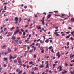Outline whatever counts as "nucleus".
I'll return each mask as SVG.
<instances>
[{
	"mask_svg": "<svg viewBox=\"0 0 74 74\" xmlns=\"http://www.w3.org/2000/svg\"><path fill=\"white\" fill-rule=\"evenodd\" d=\"M14 20L15 21V24H17L18 22V17H16L15 18Z\"/></svg>",
	"mask_w": 74,
	"mask_h": 74,
	"instance_id": "f257e3e1",
	"label": "nucleus"
},
{
	"mask_svg": "<svg viewBox=\"0 0 74 74\" xmlns=\"http://www.w3.org/2000/svg\"><path fill=\"white\" fill-rule=\"evenodd\" d=\"M45 18V17H44L42 18V20H40V22H42V24L43 25H44V19Z\"/></svg>",
	"mask_w": 74,
	"mask_h": 74,
	"instance_id": "f03ea898",
	"label": "nucleus"
},
{
	"mask_svg": "<svg viewBox=\"0 0 74 74\" xmlns=\"http://www.w3.org/2000/svg\"><path fill=\"white\" fill-rule=\"evenodd\" d=\"M59 53H59V52H58L56 54V56H58V58H60V54H59Z\"/></svg>",
	"mask_w": 74,
	"mask_h": 74,
	"instance_id": "7ed1b4c3",
	"label": "nucleus"
},
{
	"mask_svg": "<svg viewBox=\"0 0 74 74\" xmlns=\"http://www.w3.org/2000/svg\"><path fill=\"white\" fill-rule=\"evenodd\" d=\"M19 32V29H18L16 30V31L14 32V35H15L16 34V33H18Z\"/></svg>",
	"mask_w": 74,
	"mask_h": 74,
	"instance_id": "20e7f679",
	"label": "nucleus"
},
{
	"mask_svg": "<svg viewBox=\"0 0 74 74\" xmlns=\"http://www.w3.org/2000/svg\"><path fill=\"white\" fill-rule=\"evenodd\" d=\"M29 64H32V65H34V62H32V61H31L29 62Z\"/></svg>",
	"mask_w": 74,
	"mask_h": 74,
	"instance_id": "39448f33",
	"label": "nucleus"
},
{
	"mask_svg": "<svg viewBox=\"0 0 74 74\" xmlns=\"http://www.w3.org/2000/svg\"><path fill=\"white\" fill-rule=\"evenodd\" d=\"M59 69V71H62V70H63V69H62V67L61 66H59L58 68L57 69Z\"/></svg>",
	"mask_w": 74,
	"mask_h": 74,
	"instance_id": "423d86ee",
	"label": "nucleus"
},
{
	"mask_svg": "<svg viewBox=\"0 0 74 74\" xmlns=\"http://www.w3.org/2000/svg\"><path fill=\"white\" fill-rule=\"evenodd\" d=\"M67 72V71H65V70H64L63 71V72H62V74H66V73Z\"/></svg>",
	"mask_w": 74,
	"mask_h": 74,
	"instance_id": "0eeeda50",
	"label": "nucleus"
},
{
	"mask_svg": "<svg viewBox=\"0 0 74 74\" xmlns=\"http://www.w3.org/2000/svg\"><path fill=\"white\" fill-rule=\"evenodd\" d=\"M52 15L51 14H49L47 16V18L48 19H49V18H50V17H51V16Z\"/></svg>",
	"mask_w": 74,
	"mask_h": 74,
	"instance_id": "6e6552de",
	"label": "nucleus"
},
{
	"mask_svg": "<svg viewBox=\"0 0 74 74\" xmlns=\"http://www.w3.org/2000/svg\"><path fill=\"white\" fill-rule=\"evenodd\" d=\"M36 28H37V29L38 30L39 29H41V26H37L36 27Z\"/></svg>",
	"mask_w": 74,
	"mask_h": 74,
	"instance_id": "1a4fd4ad",
	"label": "nucleus"
},
{
	"mask_svg": "<svg viewBox=\"0 0 74 74\" xmlns=\"http://www.w3.org/2000/svg\"><path fill=\"white\" fill-rule=\"evenodd\" d=\"M22 73V70H21L20 71H19L18 73V74H21V73Z\"/></svg>",
	"mask_w": 74,
	"mask_h": 74,
	"instance_id": "9d476101",
	"label": "nucleus"
},
{
	"mask_svg": "<svg viewBox=\"0 0 74 74\" xmlns=\"http://www.w3.org/2000/svg\"><path fill=\"white\" fill-rule=\"evenodd\" d=\"M39 67H40V68H42V67H44V65L42 64Z\"/></svg>",
	"mask_w": 74,
	"mask_h": 74,
	"instance_id": "9b49d317",
	"label": "nucleus"
},
{
	"mask_svg": "<svg viewBox=\"0 0 74 74\" xmlns=\"http://www.w3.org/2000/svg\"><path fill=\"white\" fill-rule=\"evenodd\" d=\"M14 29H15V27H13L10 28V30H11V31H12V30H14Z\"/></svg>",
	"mask_w": 74,
	"mask_h": 74,
	"instance_id": "f8f14e48",
	"label": "nucleus"
},
{
	"mask_svg": "<svg viewBox=\"0 0 74 74\" xmlns=\"http://www.w3.org/2000/svg\"><path fill=\"white\" fill-rule=\"evenodd\" d=\"M71 22H74V18H71Z\"/></svg>",
	"mask_w": 74,
	"mask_h": 74,
	"instance_id": "ddd939ff",
	"label": "nucleus"
},
{
	"mask_svg": "<svg viewBox=\"0 0 74 74\" xmlns=\"http://www.w3.org/2000/svg\"><path fill=\"white\" fill-rule=\"evenodd\" d=\"M40 43H41V44H44V41H43L42 42V40H40Z\"/></svg>",
	"mask_w": 74,
	"mask_h": 74,
	"instance_id": "4468645a",
	"label": "nucleus"
},
{
	"mask_svg": "<svg viewBox=\"0 0 74 74\" xmlns=\"http://www.w3.org/2000/svg\"><path fill=\"white\" fill-rule=\"evenodd\" d=\"M4 61H6V60H7V58H3Z\"/></svg>",
	"mask_w": 74,
	"mask_h": 74,
	"instance_id": "2eb2a0df",
	"label": "nucleus"
},
{
	"mask_svg": "<svg viewBox=\"0 0 74 74\" xmlns=\"http://www.w3.org/2000/svg\"><path fill=\"white\" fill-rule=\"evenodd\" d=\"M6 47H7V46L4 45L3 46H2V48H3V49H5V48H6Z\"/></svg>",
	"mask_w": 74,
	"mask_h": 74,
	"instance_id": "dca6fc26",
	"label": "nucleus"
},
{
	"mask_svg": "<svg viewBox=\"0 0 74 74\" xmlns=\"http://www.w3.org/2000/svg\"><path fill=\"white\" fill-rule=\"evenodd\" d=\"M48 40L49 39H47L45 41V42H46V43H48Z\"/></svg>",
	"mask_w": 74,
	"mask_h": 74,
	"instance_id": "f3484780",
	"label": "nucleus"
},
{
	"mask_svg": "<svg viewBox=\"0 0 74 74\" xmlns=\"http://www.w3.org/2000/svg\"><path fill=\"white\" fill-rule=\"evenodd\" d=\"M12 38L13 39V40H15L16 38L15 36H13Z\"/></svg>",
	"mask_w": 74,
	"mask_h": 74,
	"instance_id": "a211bd4d",
	"label": "nucleus"
},
{
	"mask_svg": "<svg viewBox=\"0 0 74 74\" xmlns=\"http://www.w3.org/2000/svg\"><path fill=\"white\" fill-rule=\"evenodd\" d=\"M11 55H10L9 56V57L10 58L9 59V60H11V59H12V56H11Z\"/></svg>",
	"mask_w": 74,
	"mask_h": 74,
	"instance_id": "6ab92c4d",
	"label": "nucleus"
},
{
	"mask_svg": "<svg viewBox=\"0 0 74 74\" xmlns=\"http://www.w3.org/2000/svg\"><path fill=\"white\" fill-rule=\"evenodd\" d=\"M8 52H10L11 51V50L10 49V48H8Z\"/></svg>",
	"mask_w": 74,
	"mask_h": 74,
	"instance_id": "aec40b11",
	"label": "nucleus"
},
{
	"mask_svg": "<svg viewBox=\"0 0 74 74\" xmlns=\"http://www.w3.org/2000/svg\"><path fill=\"white\" fill-rule=\"evenodd\" d=\"M70 73L71 74H74V71H70Z\"/></svg>",
	"mask_w": 74,
	"mask_h": 74,
	"instance_id": "412c9836",
	"label": "nucleus"
},
{
	"mask_svg": "<svg viewBox=\"0 0 74 74\" xmlns=\"http://www.w3.org/2000/svg\"><path fill=\"white\" fill-rule=\"evenodd\" d=\"M40 50H44V47H41L40 49Z\"/></svg>",
	"mask_w": 74,
	"mask_h": 74,
	"instance_id": "4be33fe9",
	"label": "nucleus"
},
{
	"mask_svg": "<svg viewBox=\"0 0 74 74\" xmlns=\"http://www.w3.org/2000/svg\"><path fill=\"white\" fill-rule=\"evenodd\" d=\"M70 35L67 36H66V39H67V38H69V37H70Z\"/></svg>",
	"mask_w": 74,
	"mask_h": 74,
	"instance_id": "5701e85b",
	"label": "nucleus"
},
{
	"mask_svg": "<svg viewBox=\"0 0 74 74\" xmlns=\"http://www.w3.org/2000/svg\"><path fill=\"white\" fill-rule=\"evenodd\" d=\"M42 53H44V50H42L41 51Z\"/></svg>",
	"mask_w": 74,
	"mask_h": 74,
	"instance_id": "b1692460",
	"label": "nucleus"
},
{
	"mask_svg": "<svg viewBox=\"0 0 74 74\" xmlns=\"http://www.w3.org/2000/svg\"><path fill=\"white\" fill-rule=\"evenodd\" d=\"M49 64H47L46 66V67H45V68H49V66H48Z\"/></svg>",
	"mask_w": 74,
	"mask_h": 74,
	"instance_id": "393cba45",
	"label": "nucleus"
},
{
	"mask_svg": "<svg viewBox=\"0 0 74 74\" xmlns=\"http://www.w3.org/2000/svg\"><path fill=\"white\" fill-rule=\"evenodd\" d=\"M34 69L35 70H38V68H37L36 67H35L34 68Z\"/></svg>",
	"mask_w": 74,
	"mask_h": 74,
	"instance_id": "a878e982",
	"label": "nucleus"
},
{
	"mask_svg": "<svg viewBox=\"0 0 74 74\" xmlns=\"http://www.w3.org/2000/svg\"><path fill=\"white\" fill-rule=\"evenodd\" d=\"M14 63H16V62H17V60H14Z\"/></svg>",
	"mask_w": 74,
	"mask_h": 74,
	"instance_id": "bb28decb",
	"label": "nucleus"
},
{
	"mask_svg": "<svg viewBox=\"0 0 74 74\" xmlns=\"http://www.w3.org/2000/svg\"><path fill=\"white\" fill-rule=\"evenodd\" d=\"M26 35V32H23V36H25Z\"/></svg>",
	"mask_w": 74,
	"mask_h": 74,
	"instance_id": "cd10ccee",
	"label": "nucleus"
},
{
	"mask_svg": "<svg viewBox=\"0 0 74 74\" xmlns=\"http://www.w3.org/2000/svg\"><path fill=\"white\" fill-rule=\"evenodd\" d=\"M31 74H35V73H34V72L32 71L31 72Z\"/></svg>",
	"mask_w": 74,
	"mask_h": 74,
	"instance_id": "c85d7f7f",
	"label": "nucleus"
},
{
	"mask_svg": "<svg viewBox=\"0 0 74 74\" xmlns=\"http://www.w3.org/2000/svg\"><path fill=\"white\" fill-rule=\"evenodd\" d=\"M19 44H22V42L20 40H19Z\"/></svg>",
	"mask_w": 74,
	"mask_h": 74,
	"instance_id": "c756f323",
	"label": "nucleus"
},
{
	"mask_svg": "<svg viewBox=\"0 0 74 74\" xmlns=\"http://www.w3.org/2000/svg\"><path fill=\"white\" fill-rule=\"evenodd\" d=\"M68 29L69 30H71V29H72V28L70 27H68Z\"/></svg>",
	"mask_w": 74,
	"mask_h": 74,
	"instance_id": "7c9ffc66",
	"label": "nucleus"
},
{
	"mask_svg": "<svg viewBox=\"0 0 74 74\" xmlns=\"http://www.w3.org/2000/svg\"><path fill=\"white\" fill-rule=\"evenodd\" d=\"M70 33V32L69 31L68 32H65V33H66V34H69Z\"/></svg>",
	"mask_w": 74,
	"mask_h": 74,
	"instance_id": "2f4dec72",
	"label": "nucleus"
},
{
	"mask_svg": "<svg viewBox=\"0 0 74 74\" xmlns=\"http://www.w3.org/2000/svg\"><path fill=\"white\" fill-rule=\"evenodd\" d=\"M0 39H3V36H0Z\"/></svg>",
	"mask_w": 74,
	"mask_h": 74,
	"instance_id": "473e14b6",
	"label": "nucleus"
},
{
	"mask_svg": "<svg viewBox=\"0 0 74 74\" xmlns=\"http://www.w3.org/2000/svg\"><path fill=\"white\" fill-rule=\"evenodd\" d=\"M17 49H18L17 48H16V47L14 49V51H16V50H17Z\"/></svg>",
	"mask_w": 74,
	"mask_h": 74,
	"instance_id": "72a5a7b5",
	"label": "nucleus"
},
{
	"mask_svg": "<svg viewBox=\"0 0 74 74\" xmlns=\"http://www.w3.org/2000/svg\"><path fill=\"white\" fill-rule=\"evenodd\" d=\"M49 49H52V46H50L49 48Z\"/></svg>",
	"mask_w": 74,
	"mask_h": 74,
	"instance_id": "f704fd0d",
	"label": "nucleus"
},
{
	"mask_svg": "<svg viewBox=\"0 0 74 74\" xmlns=\"http://www.w3.org/2000/svg\"><path fill=\"white\" fill-rule=\"evenodd\" d=\"M70 39H71V40H74V39L73 38V37H71L70 38Z\"/></svg>",
	"mask_w": 74,
	"mask_h": 74,
	"instance_id": "c9c22d12",
	"label": "nucleus"
},
{
	"mask_svg": "<svg viewBox=\"0 0 74 74\" xmlns=\"http://www.w3.org/2000/svg\"><path fill=\"white\" fill-rule=\"evenodd\" d=\"M74 33V31H73V32H71V34H72V35H73V33Z\"/></svg>",
	"mask_w": 74,
	"mask_h": 74,
	"instance_id": "e433bc0d",
	"label": "nucleus"
},
{
	"mask_svg": "<svg viewBox=\"0 0 74 74\" xmlns=\"http://www.w3.org/2000/svg\"><path fill=\"white\" fill-rule=\"evenodd\" d=\"M34 58H36V54H34Z\"/></svg>",
	"mask_w": 74,
	"mask_h": 74,
	"instance_id": "4c0bfd02",
	"label": "nucleus"
},
{
	"mask_svg": "<svg viewBox=\"0 0 74 74\" xmlns=\"http://www.w3.org/2000/svg\"><path fill=\"white\" fill-rule=\"evenodd\" d=\"M29 41V40L27 39L26 40H25V42H27V41Z\"/></svg>",
	"mask_w": 74,
	"mask_h": 74,
	"instance_id": "58836bf2",
	"label": "nucleus"
},
{
	"mask_svg": "<svg viewBox=\"0 0 74 74\" xmlns=\"http://www.w3.org/2000/svg\"><path fill=\"white\" fill-rule=\"evenodd\" d=\"M19 64H22V61H19Z\"/></svg>",
	"mask_w": 74,
	"mask_h": 74,
	"instance_id": "ea45409f",
	"label": "nucleus"
},
{
	"mask_svg": "<svg viewBox=\"0 0 74 74\" xmlns=\"http://www.w3.org/2000/svg\"><path fill=\"white\" fill-rule=\"evenodd\" d=\"M8 52H5V55H7V54H8Z\"/></svg>",
	"mask_w": 74,
	"mask_h": 74,
	"instance_id": "a19ab883",
	"label": "nucleus"
},
{
	"mask_svg": "<svg viewBox=\"0 0 74 74\" xmlns=\"http://www.w3.org/2000/svg\"><path fill=\"white\" fill-rule=\"evenodd\" d=\"M10 36H11L10 34H9V35H7L6 36V37H10Z\"/></svg>",
	"mask_w": 74,
	"mask_h": 74,
	"instance_id": "79ce46f5",
	"label": "nucleus"
},
{
	"mask_svg": "<svg viewBox=\"0 0 74 74\" xmlns=\"http://www.w3.org/2000/svg\"><path fill=\"white\" fill-rule=\"evenodd\" d=\"M40 39H38V40H37V42H38L39 41H40Z\"/></svg>",
	"mask_w": 74,
	"mask_h": 74,
	"instance_id": "37998d69",
	"label": "nucleus"
},
{
	"mask_svg": "<svg viewBox=\"0 0 74 74\" xmlns=\"http://www.w3.org/2000/svg\"><path fill=\"white\" fill-rule=\"evenodd\" d=\"M34 43H32L31 45H30L31 47H32V45H34Z\"/></svg>",
	"mask_w": 74,
	"mask_h": 74,
	"instance_id": "c03bdc74",
	"label": "nucleus"
},
{
	"mask_svg": "<svg viewBox=\"0 0 74 74\" xmlns=\"http://www.w3.org/2000/svg\"><path fill=\"white\" fill-rule=\"evenodd\" d=\"M46 64H48V61H47L46 62Z\"/></svg>",
	"mask_w": 74,
	"mask_h": 74,
	"instance_id": "a18cd8bd",
	"label": "nucleus"
},
{
	"mask_svg": "<svg viewBox=\"0 0 74 74\" xmlns=\"http://www.w3.org/2000/svg\"><path fill=\"white\" fill-rule=\"evenodd\" d=\"M4 67H7V65L5 64H4Z\"/></svg>",
	"mask_w": 74,
	"mask_h": 74,
	"instance_id": "49530a36",
	"label": "nucleus"
},
{
	"mask_svg": "<svg viewBox=\"0 0 74 74\" xmlns=\"http://www.w3.org/2000/svg\"><path fill=\"white\" fill-rule=\"evenodd\" d=\"M19 71V70L18 69H17L16 70V72H18Z\"/></svg>",
	"mask_w": 74,
	"mask_h": 74,
	"instance_id": "de8ad7c7",
	"label": "nucleus"
},
{
	"mask_svg": "<svg viewBox=\"0 0 74 74\" xmlns=\"http://www.w3.org/2000/svg\"><path fill=\"white\" fill-rule=\"evenodd\" d=\"M51 52H53V53H54V51H53V49H52L51 50Z\"/></svg>",
	"mask_w": 74,
	"mask_h": 74,
	"instance_id": "09e8293b",
	"label": "nucleus"
},
{
	"mask_svg": "<svg viewBox=\"0 0 74 74\" xmlns=\"http://www.w3.org/2000/svg\"><path fill=\"white\" fill-rule=\"evenodd\" d=\"M19 34H22V32L21 31H20L19 32Z\"/></svg>",
	"mask_w": 74,
	"mask_h": 74,
	"instance_id": "8fccbe9b",
	"label": "nucleus"
},
{
	"mask_svg": "<svg viewBox=\"0 0 74 74\" xmlns=\"http://www.w3.org/2000/svg\"><path fill=\"white\" fill-rule=\"evenodd\" d=\"M23 67H26V65H25V64H23Z\"/></svg>",
	"mask_w": 74,
	"mask_h": 74,
	"instance_id": "3c124183",
	"label": "nucleus"
},
{
	"mask_svg": "<svg viewBox=\"0 0 74 74\" xmlns=\"http://www.w3.org/2000/svg\"><path fill=\"white\" fill-rule=\"evenodd\" d=\"M21 18H19V22H21Z\"/></svg>",
	"mask_w": 74,
	"mask_h": 74,
	"instance_id": "603ef678",
	"label": "nucleus"
},
{
	"mask_svg": "<svg viewBox=\"0 0 74 74\" xmlns=\"http://www.w3.org/2000/svg\"><path fill=\"white\" fill-rule=\"evenodd\" d=\"M46 73H48V69H46Z\"/></svg>",
	"mask_w": 74,
	"mask_h": 74,
	"instance_id": "864d4df0",
	"label": "nucleus"
},
{
	"mask_svg": "<svg viewBox=\"0 0 74 74\" xmlns=\"http://www.w3.org/2000/svg\"><path fill=\"white\" fill-rule=\"evenodd\" d=\"M6 6H5L4 7V8L6 10H7V8H6Z\"/></svg>",
	"mask_w": 74,
	"mask_h": 74,
	"instance_id": "5fc2aeb1",
	"label": "nucleus"
},
{
	"mask_svg": "<svg viewBox=\"0 0 74 74\" xmlns=\"http://www.w3.org/2000/svg\"><path fill=\"white\" fill-rule=\"evenodd\" d=\"M21 32H24V30L23 29H21Z\"/></svg>",
	"mask_w": 74,
	"mask_h": 74,
	"instance_id": "6e6d98bb",
	"label": "nucleus"
},
{
	"mask_svg": "<svg viewBox=\"0 0 74 74\" xmlns=\"http://www.w3.org/2000/svg\"><path fill=\"white\" fill-rule=\"evenodd\" d=\"M58 34V32H56L54 33L53 34H56V35Z\"/></svg>",
	"mask_w": 74,
	"mask_h": 74,
	"instance_id": "4d7b16f0",
	"label": "nucleus"
},
{
	"mask_svg": "<svg viewBox=\"0 0 74 74\" xmlns=\"http://www.w3.org/2000/svg\"><path fill=\"white\" fill-rule=\"evenodd\" d=\"M40 60H41V59L40 58H39L38 59V61H39V62H40Z\"/></svg>",
	"mask_w": 74,
	"mask_h": 74,
	"instance_id": "13d9d810",
	"label": "nucleus"
},
{
	"mask_svg": "<svg viewBox=\"0 0 74 74\" xmlns=\"http://www.w3.org/2000/svg\"><path fill=\"white\" fill-rule=\"evenodd\" d=\"M41 45V44H39V46H38V48H40V46Z\"/></svg>",
	"mask_w": 74,
	"mask_h": 74,
	"instance_id": "bf43d9fd",
	"label": "nucleus"
},
{
	"mask_svg": "<svg viewBox=\"0 0 74 74\" xmlns=\"http://www.w3.org/2000/svg\"><path fill=\"white\" fill-rule=\"evenodd\" d=\"M22 38H26V36H23Z\"/></svg>",
	"mask_w": 74,
	"mask_h": 74,
	"instance_id": "052dcab7",
	"label": "nucleus"
},
{
	"mask_svg": "<svg viewBox=\"0 0 74 74\" xmlns=\"http://www.w3.org/2000/svg\"><path fill=\"white\" fill-rule=\"evenodd\" d=\"M43 14H44V15H47V13H46L45 12H44L43 13Z\"/></svg>",
	"mask_w": 74,
	"mask_h": 74,
	"instance_id": "680f3d73",
	"label": "nucleus"
},
{
	"mask_svg": "<svg viewBox=\"0 0 74 74\" xmlns=\"http://www.w3.org/2000/svg\"><path fill=\"white\" fill-rule=\"evenodd\" d=\"M33 52V50H31L29 51V52Z\"/></svg>",
	"mask_w": 74,
	"mask_h": 74,
	"instance_id": "e2e57ef3",
	"label": "nucleus"
},
{
	"mask_svg": "<svg viewBox=\"0 0 74 74\" xmlns=\"http://www.w3.org/2000/svg\"><path fill=\"white\" fill-rule=\"evenodd\" d=\"M71 62L72 63H73V62H74V59L71 61Z\"/></svg>",
	"mask_w": 74,
	"mask_h": 74,
	"instance_id": "0e129e2a",
	"label": "nucleus"
},
{
	"mask_svg": "<svg viewBox=\"0 0 74 74\" xmlns=\"http://www.w3.org/2000/svg\"><path fill=\"white\" fill-rule=\"evenodd\" d=\"M23 74H26V72H25L23 73Z\"/></svg>",
	"mask_w": 74,
	"mask_h": 74,
	"instance_id": "69168bd1",
	"label": "nucleus"
},
{
	"mask_svg": "<svg viewBox=\"0 0 74 74\" xmlns=\"http://www.w3.org/2000/svg\"><path fill=\"white\" fill-rule=\"evenodd\" d=\"M28 50H29V49H30V47H28Z\"/></svg>",
	"mask_w": 74,
	"mask_h": 74,
	"instance_id": "338daca9",
	"label": "nucleus"
},
{
	"mask_svg": "<svg viewBox=\"0 0 74 74\" xmlns=\"http://www.w3.org/2000/svg\"><path fill=\"white\" fill-rule=\"evenodd\" d=\"M70 66L72 67V66H73V64H70Z\"/></svg>",
	"mask_w": 74,
	"mask_h": 74,
	"instance_id": "774afa93",
	"label": "nucleus"
}]
</instances>
